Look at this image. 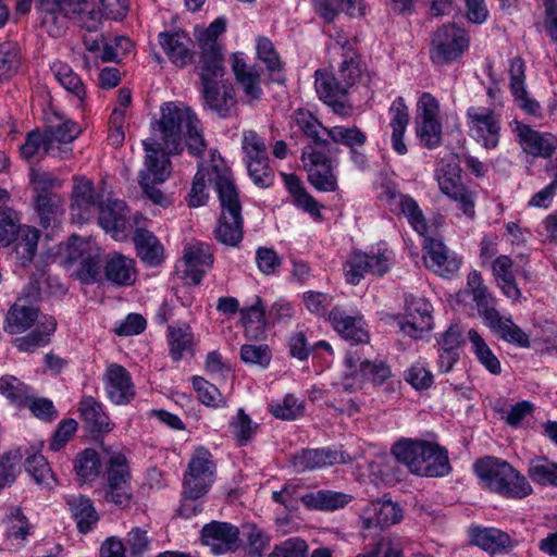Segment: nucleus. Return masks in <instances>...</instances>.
I'll return each instance as SVG.
<instances>
[{
    "label": "nucleus",
    "instance_id": "1",
    "mask_svg": "<svg viewBox=\"0 0 557 557\" xmlns=\"http://www.w3.org/2000/svg\"><path fill=\"white\" fill-rule=\"evenodd\" d=\"M159 140L152 141L161 146L168 153H180L183 139L190 154L200 157L206 150L200 121L187 107L176 102H166L161 107V117L157 122Z\"/></svg>",
    "mask_w": 557,
    "mask_h": 557
},
{
    "label": "nucleus",
    "instance_id": "2",
    "mask_svg": "<svg viewBox=\"0 0 557 557\" xmlns=\"http://www.w3.org/2000/svg\"><path fill=\"white\" fill-rule=\"evenodd\" d=\"M465 293L471 294L479 314L497 338L521 348L531 346L529 335L510 317L500 315L495 308V298L484 285L482 275L476 270L468 274Z\"/></svg>",
    "mask_w": 557,
    "mask_h": 557
},
{
    "label": "nucleus",
    "instance_id": "3",
    "mask_svg": "<svg viewBox=\"0 0 557 557\" xmlns=\"http://www.w3.org/2000/svg\"><path fill=\"white\" fill-rule=\"evenodd\" d=\"M41 26L52 37H60L67 28V21L74 20L88 32H95L99 13L89 0H36Z\"/></svg>",
    "mask_w": 557,
    "mask_h": 557
},
{
    "label": "nucleus",
    "instance_id": "4",
    "mask_svg": "<svg viewBox=\"0 0 557 557\" xmlns=\"http://www.w3.org/2000/svg\"><path fill=\"white\" fill-rule=\"evenodd\" d=\"M392 454L418 475L437 478L451 471L448 451L435 443L400 440L393 445Z\"/></svg>",
    "mask_w": 557,
    "mask_h": 557
},
{
    "label": "nucleus",
    "instance_id": "5",
    "mask_svg": "<svg viewBox=\"0 0 557 557\" xmlns=\"http://www.w3.org/2000/svg\"><path fill=\"white\" fill-rule=\"evenodd\" d=\"M474 471L483 485L508 498H524L532 493L527 478L507 461L495 457H484L474 463Z\"/></svg>",
    "mask_w": 557,
    "mask_h": 557
},
{
    "label": "nucleus",
    "instance_id": "6",
    "mask_svg": "<svg viewBox=\"0 0 557 557\" xmlns=\"http://www.w3.org/2000/svg\"><path fill=\"white\" fill-rule=\"evenodd\" d=\"M215 189L221 203V216L214 230L218 242L235 247L243 239V216L238 193L227 175H218Z\"/></svg>",
    "mask_w": 557,
    "mask_h": 557
},
{
    "label": "nucleus",
    "instance_id": "7",
    "mask_svg": "<svg viewBox=\"0 0 557 557\" xmlns=\"http://www.w3.org/2000/svg\"><path fill=\"white\" fill-rule=\"evenodd\" d=\"M106 463V483L98 493L104 502L126 508L133 498L132 473L127 459L121 453H112Z\"/></svg>",
    "mask_w": 557,
    "mask_h": 557
},
{
    "label": "nucleus",
    "instance_id": "8",
    "mask_svg": "<svg viewBox=\"0 0 557 557\" xmlns=\"http://www.w3.org/2000/svg\"><path fill=\"white\" fill-rule=\"evenodd\" d=\"M469 137L486 150L498 147L502 131V117L495 110L486 107H469L466 111Z\"/></svg>",
    "mask_w": 557,
    "mask_h": 557
},
{
    "label": "nucleus",
    "instance_id": "9",
    "mask_svg": "<svg viewBox=\"0 0 557 557\" xmlns=\"http://www.w3.org/2000/svg\"><path fill=\"white\" fill-rule=\"evenodd\" d=\"M434 177L441 191L458 202L467 216L473 218L475 213L474 194L462 183L459 163L441 160L435 168Z\"/></svg>",
    "mask_w": 557,
    "mask_h": 557
},
{
    "label": "nucleus",
    "instance_id": "10",
    "mask_svg": "<svg viewBox=\"0 0 557 557\" xmlns=\"http://www.w3.org/2000/svg\"><path fill=\"white\" fill-rule=\"evenodd\" d=\"M468 47L465 29L455 24L443 25L433 34L430 55L434 63L444 65L458 60Z\"/></svg>",
    "mask_w": 557,
    "mask_h": 557
},
{
    "label": "nucleus",
    "instance_id": "11",
    "mask_svg": "<svg viewBox=\"0 0 557 557\" xmlns=\"http://www.w3.org/2000/svg\"><path fill=\"white\" fill-rule=\"evenodd\" d=\"M38 294L33 288L24 289L9 308L3 329L8 334H21L36 326L39 319Z\"/></svg>",
    "mask_w": 557,
    "mask_h": 557
},
{
    "label": "nucleus",
    "instance_id": "12",
    "mask_svg": "<svg viewBox=\"0 0 557 557\" xmlns=\"http://www.w3.org/2000/svg\"><path fill=\"white\" fill-rule=\"evenodd\" d=\"M392 252L384 250L377 253L354 251L344 264L346 281L357 285L366 274L382 276L389 271Z\"/></svg>",
    "mask_w": 557,
    "mask_h": 557
},
{
    "label": "nucleus",
    "instance_id": "13",
    "mask_svg": "<svg viewBox=\"0 0 557 557\" xmlns=\"http://www.w3.org/2000/svg\"><path fill=\"white\" fill-rule=\"evenodd\" d=\"M341 46L342 62L335 73L337 79L349 92L357 85H366L370 81L366 64L357 52L356 42L351 40H338Z\"/></svg>",
    "mask_w": 557,
    "mask_h": 557
},
{
    "label": "nucleus",
    "instance_id": "14",
    "mask_svg": "<svg viewBox=\"0 0 557 557\" xmlns=\"http://www.w3.org/2000/svg\"><path fill=\"white\" fill-rule=\"evenodd\" d=\"M301 159L308 171L309 182L321 191H334L337 188V181L333 174L331 160L313 146H306L301 152Z\"/></svg>",
    "mask_w": 557,
    "mask_h": 557
},
{
    "label": "nucleus",
    "instance_id": "15",
    "mask_svg": "<svg viewBox=\"0 0 557 557\" xmlns=\"http://www.w3.org/2000/svg\"><path fill=\"white\" fill-rule=\"evenodd\" d=\"M432 305L423 297L407 295L405 313L399 321L400 330L412 338H419L424 331L432 329Z\"/></svg>",
    "mask_w": 557,
    "mask_h": 557
},
{
    "label": "nucleus",
    "instance_id": "16",
    "mask_svg": "<svg viewBox=\"0 0 557 557\" xmlns=\"http://www.w3.org/2000/svg\"><path fill=\"white\" fill-rule=\"evenodd\" d=\"M203 107L221 119H227L236 113V97L233 85L225 79L202 85Z\"/></svg>",
    "mask_w": 557,
    "mask_h": 557
},
{
    "label": "nucleus",
    "instance_id": "17",
    "mask_svg": "<svg viewBox=\"0 0 557 557\" xmlns=\"http://www.w3.org/2000/svg\"><path fill=\"white\" fill-rule=\"evenodd\" d=\"M91 243L73 236L69 244V258L72 261L81 259L77 276L84 284L101 280V260L99 252H91Z\"/></svg>",
    "mask_w": 557,
    "mask_h": 557
},
{
    "label": "nucleus",
    "instance_id": "18",
    "mask_svg": "<svg viewBox=\"0 0 557 557\" xmlns=\"http://www.w3.org/2000/svg\"><path fill=\"white\" fill-rule=\"evenodd\" d=\"M512 132L523 152L533 158L550 159L557 149L555 135L552 133H541L520 122H516Z\"/></svg>",
    "mask_w": 557,
    "mask_h": 557
},
{
    "label": "nucleus",
    "instance_id": "19",
    "mask_svg": "<svg viewBox=\"0 0 557 557\" xmlns=\"http://www.w3.org/2000/svg\"><path fill=\"white\" fill-rule=\"evenodd\" d=\"M99 225L115 240H124L131 230L129 211L122 200H108L98 206Z\"/></svg>",
    "mask_w": 557,
    "mask_h": 557
},
{
    "label": "nucleus",
    "instance_id": "20",
    "mask_svg": "<svg viewBox=\"0 0 557 557\" xmlns=\"http://www.w3.org/2000/svg\"><path fill=\"white\" fill-rule=\"evenodd\" d=\"M103 383L108 398L115 405H127L135 397L131 373L121 364L107 367Z\"/></svg>",
    "mask_w": 557,
    "mask_h": 557
},
{
    "label": "nucleus",
    "instance_id": "21",
    "mask_svg": "<svg viewBox=\"0 0 557 557\" xmlns=\"http://www.w3.org/2000/svg\"><path fill=\"white\" fill-rule=\"evenodd\" d=\"M333 329L345 339L354 344H364L370 339L366 322L359 314H350L339 306H335L327 314Z\"/></svg>",
    "mask_w": 557,
    "mask_h": 557
},
{
    "label": "nucleus",
    "instance_id": "22",
    "mask_svg": "<svg viewBox=\"0 0 557 557\" xmlns=\"http://www.w3.org/2000/svg\"><path fill=\"white\" fill-rule=\"evenodd\" d=\"M201 540L214 554L234 552L238 547L239 530L227 522L212 521L202 527Z\"/></svg>",
    "mask_w": 557,
    "mask_h": 557
},
{
    "label": "nucleus",
    "instance_id": "23",
    "mask_svg": "<svg viewBox=\"0 0 557 557\" xmlns=\"http://www.w3.org/2000/svg\"><path fill=\"white\" fill-rule=\"evenodd\" d=\"M2 535L13 549L25 547L28 537L35 532V525L24 515L20 507H12L1 520Z\"/></svg>",
    "mask_w": 557,
    "mask_h": 557
},
{
    "label": "nucleus",
    "instance_id": "24",
    "mask_svg": "<svg viewBox=\"0 0 557 557\" xmlns=\"http://www.w3.org/2000/svg\"><path fill=\"white\" fill-rule=\"evenodd\" d=\"M159 42L166 57L176 66L185 67L191 63L194 45L187 33L183 30L160 33Z\"/></svg>",
    "mask_w": 557,
    "mask_h": 557
},
{
    "label": "nucleus",
    "instance_id": "25",
    "mask_svg": "<svg viewBox=\"0 0 557 557\" xmlns=\"http://www.w3.org/2000/svg\"><path fill=\"white\" fill-rule=\"evenodd\" d=\"M199 75L201 85L223 79L225 75L224 55L219 42L199 45Z\"/></svg>",
    "mask_w": 557,
    "mask_h": 557
},
{
    "label": "nucleus",
    "instance_id": "26",
    "mask_svg": "<svg viewBox=\"0 0 557 557\" xmlns=\"http://www.w3.org/2000/svg\"><path fill=\"white\" fill-rule=\"evenodd\" d=\"M145 218L140 213L134 215V224L136 225L134 234V244L138 257L150 267L159 265L163 259V247L153 233L140 226Z\"/></svg>",
    "mask_w": 557,
    "mask_h": 557
},
{
    "label": "nucleus",
    "instance_id": "27",
    "mask_svg": "<svg viewBox=\"0 0 557 557\" xmlns=\"http://www.w3.org/2000/svg\"><path fill=\"white\" fill-rule=\"evenodd\" d=\"M184 259L187 267L184 271L185 278L190 284L198 285L206 269H210L213 263V253L209 244L196 243L185 249Z\"/></svg>",
    "mask_w": 557,
    "mask_h": 557
},
{
    "label": "nucleus",
    "instance_id": "28",
    "mask_svg": "<svg viewBox=\"0 0 557 557\" xmlns=\"http://www.w3.org/2000/svg\"><path fill=\"white\" fill-rule=\"evenodd\" d=\"M143 145L146 151V169L140 172L139 178L149 177L152 182L164 183L171 174L170 153L149 140H144Z\"/></svg>",
    "mask_w": 557,
    "mask_h": 557
},
{
    "label": "nucleus",
    "instance_id": "29",
    "mask_svg": "<svg viewBox=\"0 0 557 557\" xmlns=\"http://www.w3.org/2000/svg\"><path fill=\"white\" fill-rule=\"evenodd\" d=\"M103 274L115 286H131L136 281L135 260L120 252H110L104 260Z\"/></svg>",
    "mask_w": 557,
    "mask_h": 557
},
{
    "label": "nucleus",
    "instance_id": "30",
    "mask_svg": "<svg viewBox=\"0 0 557 557\" xmlns=\"http://www.w3.org/2000/svg\"><path fill=\"white\" fill-rule=\"evenodd\" d=\"M99 203L94 184L89 180H76L72 190L71 210L78 222L88 221Z\"/></svg>",
    "mask_w": 557,
    "mask_h": 557
},
{
    "label": "nucleus",
    "instance_id": "31",
    "mask_svg": "<svg viewBox=\"0 0 557 557\" xmlns=\"http://www.w3.org/2000/svg\"><path fill=\"white\" fill-rule=\"evenodd\" d=\"M232 70L247 102L251 104L259 101L263 95L260 86L262 70L256 65L248 66L237 54L233 55Z\"/></svg>",
    "mask_w": 557,
    "mask_h": 557
},
{
    "label": "nucleus",
    "instance_id": "32",
    "mask_svg": "<svg viewBox=\"0 0 557 557\" xmlns=\"http://www.w3.org/2000/svg\"><path fill=\"white\" fill-rule=\"evenodd\" d=\"M342 460V454L330 448L301 449L292 457L293 467L297 472L313 471Z\"/></svg>",
    "mask_w": 557,
    "mask_h": 557
},
{
    "label": "nucleus",
    "instance_id": "33",
    "mask_svg": "<svg viewBox=\"0 0 557 557\" xmlns=\"http://www.w3.org/2000/svg\"><path fill=\"white\" fill-rule=\"evenodd\" d=\"M21 156L30 161L36 156H52L57 158H67L72 149H63L55 147L50 143L46 131L41 132L38 128L27 133L24 144L20 147Z\"/></svg>",
    "mask_w": 557,
    "mask_h": 557
},
{
    "label": "nucleus",
    "instance_id": "34",
    "mask_svg": "<svg viewBox=\"0 0 557 557\" xmlns=\"http://www.w3.org/2000/svg\"><path fill=\"white\" fill-rule=\"evenodd\" d=\"M57 330V320L52 315H42L35 329L24 336L13 341L14 347L22 352H34L50 343L51 335Z\"/></svg>",
    "mask_w": 557,
    "mask_h": 557
},
{
    "label": "nucleus",
    "instance_id": "35",
    "mask_svg": "<svg viewBox=\"0 0 557 557\" xmlns=\"http://www.w3.org/2000/svg\"><path fill=\"white\" fill-rule=\"evenodd\" d=\"M299 500L310 510L335 511L346 507L352 496L332 490H318L299 495Z\"/></svg>",
    "mask_w": 557,
    "mask_h": 557
},
{
    "label": "nucleus",
    "instance_id": "36",
    "mask_svg": "<svg viewBox=\"0 0 557 557\" xmlns=\"http://www.w3.org/2000/svg\"><path fill=\"white\" fill-rule=\"evenodd\" d=\"M389 127L392 128V147L400 156L408 149L404 141V135L409 124V110L403 97H397L388 109Z\"/></svg>",
    "mask_w": 557,
    "mask_h": 557
},
{
    "label": "nucleus",
    "instance_id": "37",
    "mask_svg": "<svg viewBox=\"0 0 557 557\" xmlns=\"http://www.w3.org/2000/svg\"><path fill=\"white\" fill-rule=\"evenodd\" d=\"M293 127L297 128V132L302 133L306 138L310 141L308 146L314 145V148L327 147V131L322 123L308 110L298 109L294 112Z\"/></svg>",
    "mask_w": 557,
    "mask_h": 557
},
{
    "label": "nucleus",
    "instance_id": "38",
    "mask_svg": "<svg viewBox=\"0 0 557 557\" xmlns=\"http://www.w3.org/2000/svg\"><path fill=\"white\" fill-rule=\"evenodd\" d=\"M66 505L79 533L90 532L99 521V515L94 507L92 500L82 494L70 495L65 498Z\"/></svg>",
    "mask_w": 557,
    "mask_h": 557
},
{
    "label": "nucleus",
    "instance_id": "39",
    "mask_svg": "<svg viewBox=\"0 0 557 557\" xmlns=\"http://www.w3.org/2000/svg\"><path fill=\"white\" fill-rule=\"evenodd\" d=\"M423 247L428 253V256L424 257L426 267L432 269L435 273L447 276L459 269L458 261L448 256L447 249L442 242L425 237Z\"/></svg>",
    "mask_w": 557,
    "mask_h": 557
},
{
    "label": "nucleus",
    "instance_id": "40",
    "mask_svg": "<svg viewBox=\"0 0 557 557\" xmlns=\"http://www.w3.org/2000/svg\"><path fill=\"white\" fill-rule=\"evenodd\" d=\"M166 337L170 346V356L174 361L194 356L195 338L191 327L188 324L178 323L169 325Z\"/></svg>",
    "mask_w": 557,
    "mask_h": 557
},
{
    "label": "nucleus",
    "instance_id": "41",
    "mask_svg": "<svg viewBox=\"0 0 557 557\" xmlns=\"http://www.w3.org/2000/svg\"><path fill=\"white\" fill-rule=\"evenodd\" d=\"M472 543L491 554H503L516 546L508 533L495 528L472 531Z\"/></svg>",
    "mask_w": 557,
    "mask_h": 557
},
{
    "label": "nucleus",
    "instance_id": "42",
    "mask_svg": "<svg viewBox=\"0 0 557 557\" xmlns=\"http://www.w3.org/2000/svg\"><path fill=\"white\" fill-rule=\"evenodd\" d=\"M39 238V230L28 225H17L12 243H14V252L22 267L25 268L33 262Z\"/></svg>",
    "mask_w": 557,
    "mask_h": 557
},
{
    "label": "nucleus",
    "instance_id": "43",
    "mask_svg": "<svg viewBox=\"0 0 557 557\" xmlns=\"http://www.w3.org/2000/svg\"><path fill=\"white\" fill-rule=\"evenodd\" d=\"M35 209L42 227H55L63 214L62 199L57 194L42 190L35 198Z\"/></svg>",
    "mask_w": 557,
    "mask_h": 557
},
{
    "label": "nucleus",
    "instance_id": "44",
    "mask_svg": "<svg viewBox=\"0 0 557 557\" xmlns=\"http://www.w3.org/2000/svg\"><path fill=\"white\" fill-rule=\"evenodd\" d=\"M78 410L90 432L102 433L111 431L109 417L103 411L102 405L94 397H84L79 401Z\"/></svg>",
    "mask_w": 557,
    "mask_h": 557
},
{
    "label": "nucleus",
    "instance_id": "45",
    "mask_svg": "<svg viewBox=\"0 0 557 557\" xmlns=\"http://www.w3.org/2000/svg\"><path fill=\"white\" fill-rule=\"evenodd\" d=\"M346 363L350 370L354 369L357 371V368H359V373H357V375H361L363 379L370 380L375 385L383 384L392 374L389 367L384 362L360 360V358L355 357L351 351H349L346 357Z\"/></svg>",
    "mask_w": 557,
    "mask_h": 557
},
{
    "label": "nucleus",
    "instance_id": "46",
    "mask_svg": "<svg viewBox=\"0 0 557 557\" xmlns=\"http://www.w3.org/2000/svg\"><path fill=\"white\" fill-rule=\"evenodd\" d=\"M240 314L246 337L248 339L262 338L265 334L267 322L261 298L256 297L255 304L248 308L242 309Z\"/></svg>",
    "mask_w": 557,
    "mask_h": 557
},
{
    "label": "nucleus",
    "instance_id": "47",
    "mask_svg": "<svg viewBox=\"0 0 557 557\" xmlns=\"http://www.w3.org/2000/svg\"><path fill=\"white\" fill-rule=\"evenodd\" d=\"M315 90L319 98L325 103L337 102V99H344L348 95L336 74L320 70L315 72Z\"/></svg>",
    "mask_w": 557,
    "mask_h": 557
},
{
    "label": "nucleus",
    "instance_id": "48",
    "mask_svg": "<svg viewBox=\"0 0 557 557\" xmlns=\"http://www.w3.org/2000/svg\"><path fill=\"white\" fill-rule=\"evenodd\" d=\"M51 72L60 85L71 92L79 101L86 97V88L82 78L73 71V69L61 61H55L51 65Z\"/></svg>",
    "mask_w": 557,
    "mask_h": 557
},
{
    "label": "nucleus",
    "instance_id": "49",
    "mask_svg": "<svg viewBox=\"0 0 557 557\" xmlns=\"http://www.w3.org/2000/svg\"><path fill=\"white\" fill-rule=\"evenodd\" d=\"M468 339L471 343L472 351L478 361L492 374L498 375L502 372L500 361L486 344L485 339L474 329L468 331Z\"/></svg>",
    "mask_w": 557,
    "mask_h": 557
},
{
    "label": "nucleus",
    "instance_id": "50",
    "mask_svg": "<svg viewBox=\"0 0 557 557\" xmlns=\"http://www.w3.org/2000/svg\"><path fill=\"white\" fill-rule=\"evenodd\" d=\"M45 131L50 143L63 149H71L67 145L77 138L82 132L76 122L64 117H59L57 124L48 125Z\"/></svg>",
    "mask_w": 557,
    "mask_h": 557
},
{
    "label": "nucleus",
    "instance_id": "51",
    "mask_svg": "<svg viewBox=\"0 0 557 557\" xmlns=\"http://www.w3.org/2000/svg\"><path fill=\"white\" fill-rule=\"evenodd\" d=\"M101 469L99 454L92 448L78 453L74 459V471L79 482L88 483L96 480Z\"/></svg>",
    "mask_w": 557,
    "mask_h": 557
},
{
    "label": "nucleus",
    "instance_id": "52",
    "mask_svg": "<svg viewBox=\"0 0 557 557\" xmlns=\"http://www.w3.org/2000/svg\"><path fill=\"white\" fill-rule=\"evenodd\" d=\"M369 516L364 518V523L367 528L371 527H387L399 522L401 519V510L400 508L392 503H377L373 504L372 509L368 511Z\"/></svg>",
    "mask_w": 557,
    "mask_h": 557
},
{
    "label": "nucleus",
    "instance_id": "53",
    "mask_svg": "<svg viewBox=\"0 0 557 557\" xmlns=\"http://www.w3.org/2000/svg\"><path fill=\"white\" fill-rule=\"evenodd\" d=\"M529 478L541 485L557 486V463L546 457H535L529 462Z\"/></svg>",
    "mask_w": 557,
    "mask_h": 557
},
{
    "label": "nucleus",
    "instance_id": "54",
    "mask_svg": "<svg viewBox=\"0 0 557 557\" xmlns=\"http://www.w3.org/2000/svg\"><path fill=\"white\" fill-rule=\"evenodd\" d=\"M25 470L30 474L38 485L52 488L54 475L47 459L37 453L29 454L25 459Z\"/></svg>",
    "mask_w": 557,
    "mask_h": 557
},
{
    "label": "nucleus",
    "instance_id": "55",
    "mask_svg": "<svg viewBox=\"0 0 557 557\" xmlns=\"http://www.w3.org/2000/svg\"><path fill=\"white\" fill-rule=\"evenodd\" d=\"M257 54L259 60L267 64V67L271 74V79L276 83L284 82V75L282 73V62L277 52L274 49L272 41L265 37H259L257 40Z\"/></svg>",
    "mask_w": 557,
    "mask_h": 557
},
{
    "label": "nucleus",
    "instance_id": "56",
    "mask_svg": "<svg viewBox=\"0 0 557 557\" xmlns=\"http://www.w3.org/2000/svg\"><path fill=\"white\" fill-rule=\"evenodd\" d=\"M21 65L20 46L14 41L0 44V82L10 79Z\"/></svg>",
    "mask_w": 557,
    "mask_h": 557
},
{
    "label": "nucleus",
    "instance_id": "57",
    "mask_svg": "<svg viewBox=\"0 0 557 557\" xmlns=\"http://www.w3.org/2000/svg\"><path fill=\"white\" fill-rule=\"evenodd\" d=\"M330 140L352 149L362 147L367 141V135L357 126H333L327 131V144Z\"/></svg>",
    "mask_w": 557,
    "mask_h": 557
},
{
    "label": "nucleus",
    "instance_id": "58",
    "mask_svg": "<svg viewBox=\"0 0 557 557\" xmlns=\"http://www.w3.org/2000/svg\"><path fill=\"white\" fill-rule=\"evenodd\" d=\"M396 209L406 216L408 223L418 234L426 235L429 231L426 219L418 202L411 196L401 197V202Z\"/></svg>",
    "mask_w": 557,
    "mask_h": 557
},
{
    "label": "nucleus",
    "instance_id": "59",
    "mask_svg": "<svg viewBox=\"0 0 557 557\" xmlns=\"http://www.w3.org/2000/svg\"><path fill=\"white\" fill-rule=\"evenodd\" d=\"M29 388L21 380L13 375L0 377V395L5 397L14 406H23L28 400Z\"/></svg>",
    "mask_w": 557,
    "mask_h": 557
},
{
    "label": "nucleus",
    "instance_id": "60",
    "mask_svg": "<svg viewBox=\"0 0 557 557\" xmlns=\"http://www.w3.org/2000/svg\"><path fill=\"white\" fill-rule=\"evenodd\" d=\"M230 428L238 445L246 446L256 435L259 425L252 422L243 408H239L230 422Z\"/></svg>",
    "mask_w": 557,
    "mask_h": 557
},
{
    "label": "nucleus",
    "instance_id": "61",
    "mask_svg": "<svg viewBox=\"0 0 557 557\" xmlns=\"http://www.w3.org/2000/svg\"><path fill=\"white\" fill-rule=\"evenodd\" d=\"M193 387L199 400L207 407L223 408L226 406V398L219 388L201 376L193 377Z\"/></svg>",
    "mask_w": 557,
    "mask_h": 557
},
{
    "label": "nucleus",
    "instance_id": "62",
    "mask_svg": "<svg viewBox=\"0 0 557 557\" xmlns=\"http://www.w3.org/2000/svg\"><path fill=\"white\" fill-rule=\"evenodd\" d=\"M417 136L428 149H434L442 144V124L440 120L416 121Z\"/></svg>",
    "mask_w": 557,
    "mask_h": 557
},
{
    "label": "nucleus",
    "instance_id": "63",
    "mask_svg": "<svg viewBox=\"0 0 557 557\" xmlns=\"http://www.w3.org/2000/svg\"><path fill=\"white\" fill-rule=\"evenodd\" d=\"M246 164L249 176L257 186L265 188L273 184L274 172L269 165V156L246 161Z\"/></svg>",
    "mask_w": 557,
    "mask_h": 557
},
{
    "label": "nucleus",
    "instance_id": "64",
    "mask_svg": "<svg viewBox=\"0 0 557 557\" xmlns=\"http://www.w3.org/2000/svg\"><path fill=\"white\" fill-rule=\"evenodd\" d=\"M127 552V557H145L150 550V540L147 531L135 527L126 534L123 540Z\"/></svg>",
    "mask_w": 557,
    "mask_h": 557
}]
</instances>
